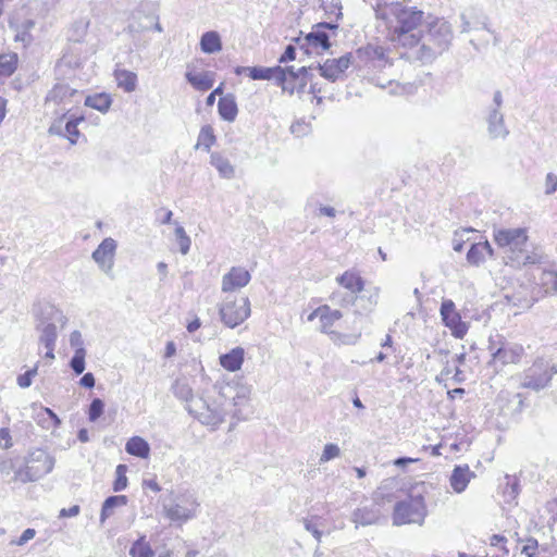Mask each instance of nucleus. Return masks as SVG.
<instances>
[{
	"instance_id": "nucleus-1",
	"label": "nucleus",
	"mask_w": 557,
	"mask_h": 557,
	"mask_svg": "<svg viewBox=\"0 0 557 557\" xmlns=\"http://www.w3.org/2000/svg\"><path fill=\"white\" fill-rule=\"evenodd\" d=\"M215 397H197L188 404V413L201 424L216 429L232 413L240 419V407L248 403L249 389L233 382H216L213 385Z\"/></svg>"
},
{
	"instance_id": "nucleus-2",
	"label": "nucleus",
	"mask_w": 557,
	"mask_h": 557,
	"mask_svg": "<svg viewBox=\"0 0 557 557\" xmlns=\"http://www.w3.org/2000/svg\"><path fill=\"white\" fill-rule=\"evenodd\" d=\"M375 16L385 21L388 38L396 49L407 51L417 41L418 27L423 20V11L403 2L383 0L377 2Z\"/></svg>"
},
{
	"instance_id": "nucleus-3",
	"label": "nucleus",
	"mask_w": 557,
	"mask_h": 557,
	"mask_svg": "<svg viewBox=\"0 0 557 557\" xmlns=\"http://www.w3.org/2000/svg\"><path fill=\"white\" fill-rule=\"evenodd\" d=\"M453 39L454 30L450 23L436 17L426 22L423 29L418 30V42L407 51H399V54L410 62L429 64L450 48Z\"/></svg>"
},
{
	"instance_id": "nucleus-4",
	"label": "nucleus",
	"mask_w": 557,
	"mask_h": 557,
	"mask_svg": "<svg viewBox=\"0 0 557 557\" xmlns=\"http://www.w3.org/2000/svg\"><path fill=\"white\" fill-rule=\"evenodd\" d=\"M557 373V367L550 360L537 358L531 367L525 369L520 375V386L534 392L547 388L554 375Z\"/></svg>"
},
{
	"instance_id": "nucleus-5",
	"label": "nucleus",
	"mask_w": 557,
	"mask_h": 557,
	"mask_svg": "<svg viewBox=\"0 0 557 557\" xmlns=\"http://www.w3.org/2000/svg\"><path fill=\"white\" fill-rule=\"evenodd\" d=\"M426 516V506L422 495H410L397 502L393 511V524H422Z\"/></svg>"
},
{
	"instance_id": "nucleus-6",
	"label": "nucleus",
	"mask_w": 557,
	"mask_h": 557,
	"mask_svg": "<svg viewBox=\"0 0 557 557\" xmlns=\"http://www.w3.org/2000/svg\"><path fill=\"white\" fill-rule=\"evenodd\" d=\"M38 321L39 322L36 325V330L40 332L39 343L42 344L46 348L51 349V346H55L58 338L55 323H60L63 327L67 322V318L54 306L46 305L45 307L40 308Z\"/></svg>"
},
{
	"instance_id": "nucleus-7",
	"label": "nucleus",
	"mask_w": 557,
	"mask_h": 557,
	"mask_svg": "<svg viewBox=\"0 0 557 557\" xmlns=\"http://www.w3.org/2000/svg\"><path fill=\"white\" fill-rule=\"evenodd\" d=\"M44 461V466H33L25 461V467L14 471L13 481L21 483L35 482L50 473L54 467V458L44 449H35L28 454V462Z\"/></svg>"
},
{
	"instance_id": "nucleus-8",
	"label": "nucleus",
	"mask_w": 557,
	"mask_h": 557,
	"mask_svg": "<svg viewBox=\"0 0 557 557\" xmlns=\"http://www.w3.org/2000/svg\"><path fill=\"white\" fill-rule=\"evenodd\" d=\"M250 301L248 297L227 295L219 308L221 321L234 329L250 315Z\"/></svg>"
},
{
	"instance_id": "nucleus-9",
	"label": "nucleus",
	"mask_w": 557,
	"mask_h": 557,
	"mask_svg": "<svg viewBox=\"0 0 557 557\" xmlns=\"http://www.w3.org/2000/svg\"><path fill=\"white\" fill-rule=\"evenodd\" d=\"M494 240L499 247H508L512 253L523 252L528 236L524 228H499L494 232Z\"/></svg>"
},
{
	"instance_id": "nucleus-10",
	"label": "nucleus",
	"mask_w": 557,
	"mask_h": 557,
	"mask_svg": "<svg viewBox=\"0 0 557 557\" xmlns=\"http://www.w3.org/2000/svg\"><path fill=\"white\" fill-rule=\"evenodd\" d=\"M116 247V242L111 237H107L99 244L91 255L92 260L98 264L99 269L111 277Z\"/></svg>"
},
{
	"instance_id": "nucleus-11",
	"label": "nucleus",
	"mask_w": 557,
	"mask_h": 557,
	"mask_svg": "<svg viewBox=\"0 0 557 557\" xmlns=\"http://www.w3.org/2000/svg\"><path fill=\"white\" fill-rule=\"evenodd\" d=\"M441 317L442 320L456 338H462L468 327L465 322L461 321L459 312L456 310V306L453 300L446 299L441 305Z\"/></svg>"
},
{
	"instance_id": "nucleus-12",
	"label": "nucleus",
	"mask_w": 557,
	"mask_h": 557,
	"mask_svg": "<svg viewBox=\"0 0 557 557\" xmlns=\"http://www.w3.org/2000/svg\"><path fill=\"white\" fill-rule=\"evenodd\" d=\"M383 518L384 516L381 511L377 496H375L371 503L355 509L351 515V521L356 524V528L359 525L368 527L377 524Z\"/></svg>"
},
{
	"instance_id": "nucleus-13",
	"label": "nucleus",
	"mask_w": 557,
	"mask_h": 557,
	"mask_svg": "<svg viewBox=\"0 0 557 557\" xmlns=\"http://www.w3.org/2000/svg\"><path fill=\"white\" fill-rule=\"evenodd\" d=\"M351 64L352 54L348 52L338 59H327L323 64H319L318 69L322 77L330 82H336Z\"/></svg>"
},
{
	"instance_id": "nucleus-14",
	"label": "nucleus",
	"mask_w": 557,
	"mask_h": 557,
	"mask_svg": "<svg viewBox=\"0 0 557 557\" xmlns=\"http://www.w3.org/2000/svg\"><path fill=\"white\" fill-rule=\"evenodd\" d=\"M488 349L492 355V362H500L503 366L510 363H519L524 355V348L519 344H502L494 348L491 344Z\"/></svg>"
},
{
	"instance_id": "nucleus-15",
	"label": "nucleus",
	"mask_w": 557,
	"mask_h": 557,
	"mask_svg": "<svg viewBox=\"0 0 557 557\" xmlns=\"http://www.w3.org/2000/svg\"><path fill=\"white\" fill-rule=\"evenodd\" d=\"M251 275L243 267H232L222 277L221 289L223 293H232L249 284Z\"/></svg>"
},
{
	"instance_id": "nucleus-16",
	"label": "nucleus",
	"mask_w": 557,
	"mask_h": 557,
	"mask_svg": "<svg viewBox=\"0 0 557 557\" xmlns=\"http://www.w3.org/2000/svg\"><path fill=\"white\" fill-rule=\"evenodd\" d=\"M152 20H154V17L149 15L138 17L134 15L132 21L128 23L125 30L131 36L136 48H144L148 45L147 40H141V34L151 29Z\"/></svg>"
},
{
	"instance_id": "nucleus-17",
	"label": "nucleus",
	"mask_w": 557,
	"mask_h": 557,
	"mask_svg": "<svg viewBox=\"0 0 557 557\" xmlns=\"http://www.w3.org/2000/svg\"><path fill=\"white\" fill-rule=\"evenodd\" d=\"M249 77L253 81L274 79L276 85H278L281 87H287L285 85L286 73H285V71H283V67L280 65H276L273 67L251 66L249 70Z\"/></svg>"
},
{
	"instance_id": "nucleus-18",
	"label": "nucleus",
	"mask_w": 557,
	"mask_h": 557,
	"mask_svg": "<svg viewBox=\"0 0 557 557\" xmlns=\"http://www.w3.org/2000/svg\"><path fill=\"white\" fill-rule=\"evenodd\" d=\"M487 133L492 139H505L509 131L505 125L504 114L497 108H491L486 116Z\"/></svg>"
},
{
	"instance_id": "nucleus-19",
	"label": "nucleus",
	"mask_w": 557,
	"mask_h": 557,
	"mask_svg": "<svg viewBox=\"0 0 557 557\" xmlns=\"http://www.w3.org/2000/svg\"><path fill=\"white\" fill-rule=\"evenodd\" d=\"M310 47L327 50L331 47L327 33L313 26L312 32L308 33L304 37V42L300 44V49L304 50L307 54L310 53Z\"/></svg>"
},
{
	"instance_id": "nucleus-20",
	"label": "nucleus",
	"mask_w": 557,
	"mask_h": 557,
	"mask_svg": "<svg viewBox=\"0 0 557 557\" xmlns=\"http://www.w3.org/2000/svg\"><path fill=\"white\" fill-rule=\"evenodd\" d=\"M474 476L468 465H457L450 474L449 483L454 492L462 493Z\"/></svg>"
},
{
	"instance_id": "nucleus-21",
	"label": "nucleus",
	"mask_w": 557,
	"mask_h": 557,
	"mask_svg": "<svg viewBox=\"0 0 557 557\" xmlns=\"http://www.w3.org/2000/svg\"><path fill=\"white\" fill-rule=\"evenodd\" d=\"M358 58L371 67H381L385 63V54L382 47L368 45L357 50Z\"/></svg>"
},
{
	"instance_id": "nucleus-22",
	"label": "nucleus",
	"mask_w": 557,
	"mask_h": 557,
	"mask_svg": "<svg viewBox=\"0 0 557 557\" xmlns=\"http://www.w3.org/2000/svg\"><path fill=\"white\" fill-rule=\"evenodd\" d=\"M78 91L71 88L67 84L57 83L46 96V103H54L57 106L66 103L72 97L76 96Z\"/></svg>"
},
{
	"instance_id": "nucleus-23",
	"label": "nucleus",
	"mask_w": 557,
	"mask_h": 557,
	"mask_svg": "<svg viewBox=\"0 0 557 557\" xmlns=\"http://www.w3.org/2000/svg\"><path fill=\"white\" fill-rule=\"evenodd\" d=\"M493 255L494 250L487 240L473 243L467 252V261L471 265L479 267L485 261L486 256L493 257Z\"/></svg>"
},
{
	"instance_id": "nucleus-24",
	"label": "nucleus",
	"mask_w": 557,
	"mask_h": 557,
	"mask_svg": "<svg viewBox=\"0 0 557 557\" xmlns=\"http://www.w3.org/2000/svg\"><path fill=\"white\" fill-rule=\"evenodd\" d=\"M218 110L222 120L226 122H234L238 113V108L234 95L227 94L220 97L218 102Z\"/></svg>"
},
{
	"instance_id": "nucleus-25",
	"label": "nucleus",
	"mask_w": 557,
	"mask_h": 557,
	"mask_svg": "<svg viewBox=\"0 0 557 557\" xmlns=\"http://www.w3.org/2000/svg\"><path fill=\"white\" fill-rule=\"evenodd\" d=\"M336 282L352 294H359L364 288V280L356 272L346 271L336 277Z\"/></svg>"
},
{
	"instance_id": "nucleus-26",
	"label": "nucleus",
	"mask_w": 557,
	"mask_h": 557,
	"mask_svg": "<svg viewBox=\"0 0 557 557\" xmlns=\"http://www.w3.org/2000/svg\"><path fill=\"white\" fill-rule=\"evenodd\" d=\"M245 351L242 347H235L227 354L220 356V364L227 371L235 372L242 368Z\"/></svg>"
},
{
	"instance_id": "nucleus-27",
	"label": "nucleus",
	"mask_w": 557,
	"mask_h": 557,
	"mask_svg": "<svg viewBox=\"0 0 557 557\" xmlns=\"http://www.w3.org/2000/svg\"><path fill=\"white\" fill-rule=\"evenodd\" d=\"M185 77L195 89L200 91L211 89L214 84V73L212 72H202L199 74H191L188 72Z\"/></svg>"
},
{
	"instance_id": "nucleus-28",
	"label": "nucleus",
	"mask_w": 557,
	"mask_h": 557,
	"mask_svg": "<svg viewBox=\"0 0 557 557\" xmlns=\"http://www.w3.org/2000/svg\"><path fill=\"white\" fill-rule=\"evenodd\" d=\"M125 450L132 456L145 459L149 457L150 446L143 437L133 436L126 442Z\"/></svg>"
},
{
	"instance_id": "nucleus-29",
	"label": "nucleus",
	"mask_w": 557,
	"mask_h": 557,
	"mask_svg": "<svg viewBox=\"0 0 557 557\" xmlns=\"http://www.w3.org/2000/svg\"><path fill=\"white\" fill-rule=\"evenodd\" d=\"M127 502L128 498L125 495H114L107 497L101 507L100 523L103 524L104 521L113 515L115 508L125 506Z\"/></svg>"
},
{
	"instance_id": "nucleus-30",
	"label": "nucleus",
	"mask_w": 557,
	"mask_h": 557,
	"mask_svg": "<svg viewBox=\"0 0 557 557\" xmlns=\"http://www.w3.org/2000/svg\"><path fill=\"white\" fill-rule=\"evenodd\" d=\"M200 49L202 52L212 54L222 50V41L218 32L210 30L202 34L200 38Z\"/></svg>"
},
{
	"instance_id": "nucleus-31",
	"label": "nucleus",
	"mask_w": 557,
	"mask_h": 557,
	"mask_svg": "<svg viewBox=\"0 0 557 557\" xmlns=\"http://www.w3.org/2000/svg\"><path fill=\"white\" fill-rule=\"evenodd\" d=\"M210 163L214 166L220 175L224 178H232L235 174L234 166L227 158L223 157L220 152H212L210 156Z\"/></svg>"
},
{
	"instance_id": "nucleus-32",
	"label": "nucleus",
	"mask_w": 557,
	"mask_h": 557,
	"mask_svg": "<svg viewBox=\"0 0 557 557\" xmlns=\"http://www.w3.org/2000/svg\"><path fill=\"white\" fill-rule=\"evenodd\" d=\"M114 77L117 86L125 92H132L137 87V75L127 70H115Z\"/></svg>"
},
{
	"instance_id": "nucleus-33",
	"label": "nucleus",
	"mask_w": 557,
	"mask_h": 557,
	"mask_svg": "<svg viewBox=\"0 0 557 557\" xmlns=\"http://www.w3.org/2000/svg\"><path fill=\"white\" fill-rule=\"evenodd\" d=\"M363 298L364 296H358L357 294H352L351 292L342 290H335L330 296V300L332 301V304L341 307L351 306L359 300H363Z\"/></svg>"
},
{
	"instance_id": "nucleus-34",
	"label": "nucleus",
	"mask_w": 557,
	"mask_h": 557,
	"mask_svg": "<svg viewBox=\"0 0 557 557\" xmlns=\"http://www.w3.org/2000/svg\"><path fill=\"white\" fill-rule=\"evenodd\" d=\"M112 100L107 94H96L94 96H87L85 99V106L98 110L102 113L107 112L111 107Z\"/></svg>"
},
{
	"instance_id": "nucleus-35",
	"label": "nucleus",
	"mask_w": 557,
	"mask_h": 557,
	"mask_svg": "<svg viewBox=\"0 0 557 557\" xmlns=\"http://www.w3.org/2000/svg\"><path fill=\"white\" fill-rule=\"evenodd\" d=\"M85 121L84 115L75 116L71 115L64 125V137H66L72 145L77 143V139L81 135L78 131V124Z\"/></svg>"
},
{
	"instance_id": "nucleus-36",
	"label": "nucleus",
	"mask_w": 557,
	"mask_h": 557,
	"mask_svg": "<svg viewBox=\"0 0 557 557\" xmlns=\"http://www.w3.org/2000/svg\"><path fill=\"white\" fill-rule=\"evenodd\" d=\"M129 555L131 557H153L154 552L146 541V536L141 535L132 544Z\"/></svg>"
},
{
	"instance_id": "nucleus-37",
	"label": "nucleus",
	"mask_w": 557,
	"mask_h": 557,
	"mask_svg": "<svg viewBox=\"0 0 557 557\" xmlns=\"http://www.w3.org/2000/svg\"><path fill=\"white\" fill-rule=\"evenodd\" d=\"M172 392H173V394H174L177 398H180V399H182V400L186 401V409H187V410H188V404H189V401H190V400H193V399H197V397H195V396L193 395V389H191V387L188 385V383H187V382H185V381H183V380H176V381L174 382V384H173V386H172Z\"/></svg>"
},
{
	"instance_id": "nucleus-38",
	"label": "nucleus",
	"mask_w": 557,
	"mask_h": 557,
	"mask_svg": "<svg viewBox=\"0 0 557 557\" xmlns=\"http://www.w3.org/2000/svg\"><path fill=\"white\" fill-rule=\"evenodd\" d=\"M17 67L16 53L0 54V75L11 76Z\"/></svg>"
},
{
	"instance_id": "nucleus-39",
	"label": "nucleus",
	"mask_w": 557,
	"mask_h": 557,
	"mask_svg": "<svg viewBox=\"0 0 557 557\" xmlns=\"http://www.w3.org/2000/svg\"><path fill=\"white\" fill-rule=\"evenodd\" d=\"M216 137L214 135L213 128L211 125H205L201 127L196 148L203 147L205 150L209 151L211 146L215 143Z\"/></svg>"
},
{
	"instance_id": "nucleus-40",
	"label": "nucleus",
	"mask_w": 557,
	"mask_h": 557,
	"mask_svg": "<svg viewBox=\"0 0 557 557\" xmlns=\"http://www.w3.org/2000/svg\"><path fill=\"white\" fill-rule=\"evenodd\" d=\"M343 317L339 310H332L329 307L327 311H323L321 317V326L320 331L322 333H332L331 327L334 325L336 321H338Z\"/></svg>"
},
{
	"instance_id": "nucleus-41",
	"label": "nucleus",
	"mask_w": 557,
	"mask_h": 557,
	"mask_svg": "<svg viewBox=\"0 0 557 557\" xmlns=\"http://www.w3.org/2000/svg\"><path fill=\"white\" fill-rule=\"evenodd\" d=\"M507 539L500 534H494L490 539L491 548L494 550L493 557H505L509 550L506 546Z\"/></svg>"
},
{
	"instance_id": "nucleus-42",
	"label": "nucleus",
	"mask_w": 557,
	"mask_h": 557,
	"mask_svg": "<svg viewBox=\"0 0 557 557\" xmlns=\"http://www.w3.org/2000/svg\"><path fill=\"white\" fill-rule=\"evenodd\" d=\"M166 517L172 521H187L191 518V512L188 508L181 505H173L165 507Z\"/></svg>"
},
{
	"instance_id": "nucleus-43",
	"label": "nucleus",
	"mask_w": 557,
	"mask_h": 557,
	"mask_svg": "<svg viewBox=\"0 0 557 557\" xmlns=\"http://www.w3.org/2000/svg\"><path fill=\"white\" fill-rule=\"evenodd\" d=\"M540 281L546 288V292H554L557 294V267L552 270H544L541 274Z\"/></svg>"
},
{
	"instance_id": "nucleus-44",
	"label": "nucleus",
	"mask_w": 557,
	"mask_h": 557,
	"mask_svg": "<svg viewBox=\"0 0 557 557\" xmlns=\"http://www.w3.org/2000/svg\"><path fill=\"white\" fill-rule=\"evenodd\" d=\"M85 358L86 349H76L73 357L71 358L70 367L76 375H79L85 371Z\"/></svg>"
},
{
	"instance_id": "nucleus-45",
	"label": "nucleus",
	"mask_w": 557,
	"mask_h": 557,
	"mask_svg": "<svg viewBox=\"0 0 557 557\" xmlns=\"http://www.w3.org/2000/svg\"><path fill=\"white\" fill-rule=\"evenodd\" d=\"M127 466L126 465H119L115 469V480L113 482L112 488L114 492H121L126 488L127 486Z\"/></svg>"
},
{
	"instance_id": "nucleus-46",
	"label": "nucleus",
	"mask_w": 557,
	"mask_h": 557,
	"mask_svg": "<svg viewBox=\"0 0 557 557\" xmlns=\"http://www.w3.org/2000/svg\"><path fill=\"white\" fill-rule=\"evenodd\" d=\"M104 411V403L100 398H94L88 408V420L96 422Z\"/></svg>"
},
{
	"instance_id": "nucleus-47",
	"label": "nucleus",
	"mask_w": 557,
	"mask_h": 557,
	"mask_svg": "<svg viewBox=\"0 0 557 557\" xmlns=\"http://www.w3.org/2000/svg\"><path fill=\"white\" fill-rule=\"evenodd\" d=\"M41 414L48 416V418L51 420L52 426L54 429L59 428L62 423L61 419L57 416V413L53 410H51L48 407H42L41 412L38 413V418H39V423H41L44 425V428H46V429H49L50 424H47V425L45 424L46 420L40 418Z\"/></svg>"
},
{
	"instance_id": "nucleus-48",
	"label": "nucleus",
	"mask_w": 557,
	"mask_h": 557,
	"mask_svg": "<svg viewBox=\"0 0 557 557\" xmlns=\"http://www.w3.org/2000/svg\"><path fill=\"white\" fill-rule=\"evenodd\" d=\"M341 455V449L336 444H326L324 446L323 453L320 457V462H327Z\"/></svg>"
},
{
	"instance_id": "nucleus-49",
	"label": "nucleus",
	"mask_w": 557,
	"mask_h": 557,
	"mask_svg": "<svg viewBox=\"0 0 557 557\" xmlns=\"http://www.w3.org/2000/svg\"><path fill=\"white\" fill-rule=\"evenodd\" d=\"M323 9L329 17H335V20H338L343 15L341 0H332L330 4L323 3Z\"/></svg>"
},
{
	"instance_id": "nucleus-50",
	"label": "nucleus",
	"mask_w": 557,
	"mask_h": 557,
	"mask_svg": "<svg viewBox=\"0 0 557 557\" xmlns=\"http://www.w3.org/2000/svg\"><path fill=\"white\" fill-rule=\"evenodd\" d=\"M37 374V366L27 370L25 373L20 374L16 379L17 385L21 388H27L32 385L34 376Z\"/></svg>"
},
{
	"instance_id": "nucleus-51",
	"label": "nucleus",
	"mask_w": 557,
	"mask_h": 557,
	"mask_svg": "<svg viewBox=\"0 0 557 557\" xmlns=\"http://www.w3.org/2000/svg\"><path fill=\"white\" fill-rule=\"evenodd\" d=\"M283 71H285V73H286V81H285L286 83H285V85L287 87H282V89L284 91H288L289 94H294L295 89L297 88V86H289L288 78L294 79V81H298L299 79L298 73H297V71H295L294 66L283 67Z\"/></svg>"
},
{
	"instance_id": "nucleus-52",
	"label": "nucleus",
	"mask_w": 557,
	"mask_h": 557,
	"mask_svg": "<svg viewBox=\"0 0 557 557\" xmlns=\"http://www.w3.org/2000/svg\"><path fill=\"white\" fill-rule=\"evenodd\" d=\"M541 259H542L541 255H539L536 252H532V253H525L521 257L517 256L513 260L517 261V263H519V264L528 265V264H536V263L541 262Z\"/></svg>"
},
{
	"instance_id": "nucleus-53",
	"label": "nucleus",
	"mask_w": 557,
	"mask_h": 557,
	"mask_svg": "<svg viewBox=\"0 0 557 557\" xmlns=\"http://www.w3.org/2000/svg\"><path fill=\"white\" fill-rule=\"evenodd\" d=\"M537 547H539L537 540H535L533 537H529L527 540L525 545L521 549V555H524L525 557H535Z\"/></svg>"
},
{
	"instance_id": "nucleus-54",
	"label": "nucleus",
	"mask_w": 557,
	"mask_h": 557,
	"mask_svg": "<svg viewBox=\"0 0 557 557\" xmlns=\"http://www.w3.org/2000/svg\"><path fill=\"white\" fill-rule=\"evenodd\" d=\"M67 112H69V110L65 113H63L60 119L53 121V123L50 125V127L48 129V133L50 135H58V136L64 137V127L62 126V123H63V119H65V116L67 115Z\"/></svg>"
},
{
	"instance_id": "nucleus-55",
	"label": "nucleus",
	"mask_w": 557,
	"mask_h": 557,
	"mask_svg": "<svg viewBox=\"0 0 557 557\" xmlns=\"http://www.w3.org/2000/svg\"><path fill=\"white\" fill-rule=\"evenodd\" d=\"M557 190V175L548 173L545 180V194L552 195Z\"/></svg>"
},
{
	"instance_id": "nucleus-56",
	"label": "nucleus",
	"mask_w": 557,
	"mask_h": 557,
	"mask_svg": "<svg viewBox=\"0 0 557 557\" xmlns=\"http://www.w3.org/2000/svg\"><path fill=\"white\" fill-rule=\"evenodd\" d=\"M35 535H36V531L34 529L28 528L23 531L22 535L16 541H12V544L23 546L28 541L33 540L35 537Z\"/></svg>"
},
{
	"instance_id": "nucleus-57",
	"label": "nucleus",
	"mask_w": 557,
	"mask_h": 557,
	"mask_svg": "<svg viewBox=\"0 0 557 557\" xmlns=\"http://www.w3.org/2000/svg\"><path fill=\"white\" fill-rule=\"evenodd\" d=\"M70 345L76 349H85L84 341L79 331L75 330L70 334Z\"/></svg>"
},
{
	"instance_id": "nucleus-58",
	"label": "nucleus",
	"mask_w": 557,
	"mask_h": 557,
	"mask_svg": "<svg viewBox=\"0 0 557 557\" xmlns=\"http://www.w3.org/2000/svg\"><path fill=\"white\" fill-rule=\"evenodd\" d=\"M296 59V48L293 45H288L285 48L284 53L280 57V63H286Z\"/></svg>"
},
{
	"instance_id": "nucleus-59",
	"label": "nucleus",
	"mask_w": 557,
	"mask_h": 557,
	"mask_svg": "<svg viewBox=\"0 0 557 557\" xmlns=\"http://www.w3.org/2000/svg\"><path fill=\"white\" fill-rule=\"evenodd\" d=\"M290 132L298 137L305 136L308 133V125L305 122L293 123Z\"/></svg>"
},
{
	"instance_id": "nucleus-60",
	"label": "nucleus",
	"mask_w": 557,
	"mask_h": 557,
	"mask_svg": "<svg viewBox=\"0 0 557 557\" xmlns=\"http://www.w3.org/2000/svg\"><path fill=\"white\" fill-rule=\"evenodd\" d=\"M14 470L13 460L10 458H0V473L9 475Z\"/></svg>"
},
{
	"instance_id": "nucleus-61",
	"label": "nucleus",
	"mask_w": 557,
	"mask_h": 557,
	"mask_svg": "<svg viewBox=\"0 0 557 557\" xmlns=\"http://www.w3.org/2000/svg\"><path fill=\"white\" fill-rule=\"evenodd\" d=\"M96 380L91 372H87L83 374V376L79 380V385L85 388H92L95 386Z\"/></svg>"
},
{
	"instance_id": "nucleus-62",
	"label": "nucleus",
	"mask_w": 557,
	"mask_h": 557,
	"mask_svg": "<svg viewBox=\"0 0 557 557\" xmlns=\"http://www.w3.org/2000/svg\"><path fill=\"white\" fill-rule=\"evenodd\" d=\"M304 525L305 529L313 535L317 542L320 543L322 539V532L307 519L304 520Z\"/></svg>"
},
{
	"instance_id": "nucleus-63",
	"label": "nucleus",
	"mask_w": 557,
	"mask_h": 557,
	"mask_svg": "<svg viewBox=\"0 0 557 557\" xmlns=\"http://www.w3.org/2000/svg\"><path fill=\"white\" fill-rule=\"evenodd\" d=\"M15 40L16 41H23V42H30L32 41V36L29 35V33L23 28H21L20 26L16 27V35H15Z\"/></svg>"
},
{
	"instance_id": "nucleus-64",
	"label": "nucleus",
	"mask_w": 557,
	"mask_h": 557,
	"mask_svg": "<svg viewBox=\"0 0 557 557\" xmlns=\"http://www.w3.org/2000/svg\"><path fill=\"white\" fill-rule=\"evenodd\" d=\"M79 506L78 505H74L72 507H70L69 509H65L63 508L61 511H60V517H75L79 513Z\"/></svg>"
}]
</instances>
